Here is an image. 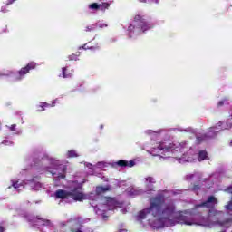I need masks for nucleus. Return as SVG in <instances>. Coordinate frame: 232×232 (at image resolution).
I'll list each match as a JSON object with an SVG mask.
<instances>
[{
  "mask_svg": "<svg viewBox=\"0 0 232 232\" xmlns=\"http://www.w3.org/2000/svg\"><path fill=\"white\" fill-rule=\"evenodd\" d=\"M175 203H166L164 195L159 194L150 199V207L140 210L138 217L144 220L148 215H152V217H157L158 218L169 220L175 215Z\"/></svg>",
  "mask_w": 232,
  "mask_h": 232,
  "instance_id": "f257e3e1",
  "label": "nucleus"
},
{
  "mask_svg": "<svg viewBox=\"0 0 232 232\" xmlns=\"http://www.w3.org/2000/svg\"><path fill=\"white\" fill-rule=\"evenodd\" d=\"M55 198L66 200V198H72L74 202H82L84 200V193L81 191V188L75 187L70 191L64 189H58L54 193Z\"/></svg>",
  "mask_w": 232,
  "mask_h": 232,
  "instance_id": "f03ea898",
  "label": "nucleus"
},
{
  "mask_svg": "<svg viewBox=\"0 0 232 232\" xmlns=\"http://www.w3.org/2000/svg\"><path fill=\"white\" fill-rule=\"evenodd\" d=\"M218 204V199L215 196H209L206 201L201 202L194 206L193 209H198V208H207L208 210V217H218L222 215V211L215 209V207Z\"/></svg>",
  "mask_w": 232,
  "mask_h": 232,
  "instance_id": "7ed1b4c3",
  "label": "nucleus"
},
{
  "mask_svg": "<svg viewBox=\"0 0 232 232\" xmlns=\"http://www.w3.org/2000/svg\"><path fill=\"white\" fill-rule=\"evenodd\" d=\"M134 23H136L137 28L141 30V32H147V30H151V28H153V24H150L146 22V18L140 14H136L134 16Z\"/></svg>",
  "mask_w": 232,
  "mask_h": 232,
  "instance_id": "20e7f679",
  "label": "nucleus"
},
{
  "mask_svg": "<svg viewBox=\"0 0 232 232\" xmlns=\"http://www.w3.org/2000/svg\"><path fill=\"white\" fill-rule=\"evenodd\" d=\"M36 66H37V63H35L34 62H31L27 63L25 67H23L20 69V71L18 72V75L15 76L14 78L15 81H22V79H24L26 74L30 73L31 70H35Z\"/></svg>",
  "mask_w": 232,
  "mask_h": 232,
  "instance_id": "39448f33",
  "label": "nucleus"
},
{
  "mask_svg": "<svg viewBox=\"0 0 232 232\" xmlns=\"http://www.w3.org/2000/svg\"><path fill=\"white\" fill-rule=\"evenodd\" d=\"M177 224H185V226H193L195 222H193V218L186 216L182 213H179V216L174 218Z\"/></svg>",
  "mask_w": 232,
  "mask_h": 232,
  "instance_id": "423d86ee",
  "label": "nucleus"
},
{
  "mask_svg": "<svg viewBox=\"0 0 232 232\" xmlns=\"http://www.w3.org/2000/svg\"><path fill=\"white\" fill-rule=\"evenodd\" d=\"M106 206L108 207L109 211H113L119 208V201L111 197H105Z\"/></svg>",
  "mask_w": 232,
  "mask_h": 232,
  "instance_id": "0eeeda50",
  "label": "nucleus"
},
{
  "mask_svg": "<svg viewBox=\"0 0 232 232\" xmlns=\"http://www.w3.org/2000/svg\"><path fill=\"white\" fill-rule=\"evenodd\" d=\"M157 150L162 151V153H166V151H171V146H168L164 142H159L152 148L153 153H155Z\"/></svg>",
  "mask_w": 232,
  "mask_h": 232,
  "instance_id": "6e6552de",
  "label": "nucleus"
},
{
  "mask_svg": "<svg viewBox=\"0 0 232 232\" xmlns=\"http://www.w3.org/2000/svg\"><path fill=\"white\" fill-rule=\"evenodd\" d=\"M116 166H119L120 168H133L135 166V161L130 160H120L116 162Z\"/></svg>",
  "mask_w": 232,
  "mask_h": 232,
  "instance_id": "1a4fd4ad",
  "label": "nucleus"
},
{
  "mask_svg": "<svg viewBox=\"0 0 232 232\" xmlns=\"http://www.w3.org/2000/svg\"><path fill=\"white\" fill-rule=\"evenodd\" d=\"M79 50H99V44H91V42L83 44L82 46L79 47Z\"/></svg>",
  "mask_w": 232,
  "mask_h": 232,
  "instance_id": "9d476101",
  "label": "nucleus"
},
{
  "mask_svg": "<svg viewBox=\"0 0 232 232\" xmlns=\"http://www.w3.org/2000/svg\"><path fill=\"white\" fill-rule=\"evenodd\" d=\"M73 75V70L69 71L68 67L62 68V74L59 77H63V79H70Z\"/></svg>",
  "mask_w": 232,
  "mask_h": 232,
  "instance_id": "9b49d317",
  "label": "nucleus"
},
{
  "mask_svg": "<svg viewBox=\"0 0 232 232\" xmlns=\"http://www.w3.org/2000/svg\"><path fill=\"white\" fill-rule=\"evenodd\" d=\"M106 191H110V186H107V187L98 186V187H96V195H102V193H106Z\"/></svg>",
  "mask_w": 232,
  "mask_h": 232,
  "instance_id": "f8f14e48",
  "label": "nucleus"
},
{
  "mask_svg": "<svg viewBox=\"0 0 232 232\" xmlns=\"http://www.w3.org/2000/svg\"><path fill=\"white\" fill-rule=\"evenodd\" d=\"M208 159V152L206 150H200L198 152V162H202V160H206Z\"/></svg>",
  "mask_w": 232,
  "mask_h": 232,
  "instance_id": "ddd939ff",
  "label": "nucleus"
},
{
  "mask_svg": "<svg viewBox=\"0 0 232 232\" xmlns=\"http://www.w3.org/2000/svg\"><path fill=\"white\" fill-rule=\"evenodd\" d=\"M111 5V3H110V2H103V3L100 4V10H102V12H106V10H108V8H110Z\"/></svg>",
  "mask_w": 232,
  "mask_h": 232,
  "instance_id": "4468645a",
  "label": "nucleus"
},
{
  "mask_svg": "<svg viewBox=\"0 0 232 232\" xmlns=\"http://www.w3.org/2000/svg\"><path fill=\"white\" fill-rule=\"evenodd\" d=\"M90 10H101V4L92 3L89 5Z\"/></svg>",
  "mask_w": 232,
  "mask_h": 232,
  "instance_id": "2eb2a0df",
  "label": "nucleus"
},
{
  "mask_svg": "<svg viewBox=\"0 0 232 232\" xmlns=\"http://www.w3.org/2000/svg\"><path fill=\"white\" fill-rule=\"evenodd\" d=\"M67 157L69 159H73V157H79V154H77V152L75 150H69L67 152Z\"/></svg>",
  "mask_w": 232,
  "mask_h": 232,
  "instance_id": "dca6fc26",
  "label": "nucleus"
},
{
  "mask_svg": "<svg viewBox=\"0 0 232 232\" xmlns=\"http://www.w3.org/2000/svg\"><path fill=\"white\" fill-rule=\"evenodd\" d=\"M50 107V104L46 102H42L41 105L39 106L38 111H44V108Z\"/></svg>",
  "mask_w": 232,
  "mask_h": 232,
  "instance_id": "f3484780",
  "label": "nucleus"
},
{
  "mask_svg": "<svg viewBox=\"0 0 232 232\" xmlns=\"http://www.w3.org/2000/svg\"><path fill=\"white\" fill-rule=\"evenodd\" d=\"M80 55H81V53H78V54H71L69 55L68 59L69 61H77Z\"/></svg>",
  "mask_w": 232,
  "mask_h": 232,
  "instance_id": "a211bd4d",
  "label": "nucleus"
},
{
  "mask_svg": "<svg viewBox=\"0 0 232 232\" xmlns=\"http://www.w3.org/2000/svg\"><path fill=\"white\" fill-rule=\"evenodd\" d=\"M63 173L58 174V180H60V179H66V167L63 169Z\"/></svg>",
  "mask_w": 232,
  "mask_h": 232,
  "instance_id": "6ab92c4d",
  "label": "nucleus"
},
{
  "mask_svg": "<svg viewBox=\"0 0 232 232\" xmlns=\"http://www.w3.org/2000/svg\"><path fill=\"white\" fill-rule=\"evenodd\" d=\"M73 221L76 222V224H79L80 226H82V224H84V219H82V218L81 217L75 218Z\"/></svg>",
  "mask_w": 232,
  "mask_h": 232,
  "instance_id": "aec40b11",
  "label": "nucleus"
},
{
  "mask_svg": "<svg viewBox=\"0 0 232 232\" xmlns=\"http://www.w3.org/2000/svg\"><path fill=\"white\" fill-rule=\"evenodd\" d=\"M146 182H148L149 184H155L157 181H155V178L154 177H148L146 178Z\"/></svg>",
  "mask_w": 232,
  "mask_h": 232,
  "instance_id": "412c9836",
  "label": "nucleus"
},
{
  "mask_svg": "<svg viewBox=\"0 0 232 232\" xmlns=\"http://www.w3.org/2000/svg\"><path fill=\"white\" fill-rule=\"evenodd\" d=\"M93 30H95V27L93 24H91L85 27L84 32H93Z\"/></svg>",
  "mask_w": 232,
  "mask_h": 232,
  "instance_id": "4be33fe9",
  "label": "nucleus"
},
{
  "mask_svg": "<svg viewBox=\"0 0 232 232\" xmlns=\"http://www.w3.org/2000/svg\"><path fill=\"white\" fill-rule=\"evenodd\" d=\"M218 224L219 226H226V224H229V219H227L225 221H218Z\"/></svg>",
  "mask_w": 232,
  "mask_h": 232,
  "instance_id": "5701e85b",
  "label": "nucleus"
},
{
  "mask_svg": "<svg viewBox=\"0 0 232 232\" xmlns=\"http://www.w3.org/2000/svg\"><path fill=\"white\" fill-rule=\"evenodd\" d=\"M13 188H14V189H19V181H16V182H13L12 184Z\"/></svg>",
  "mask_w": 232,
  "mask_h": 232,
  "instance_id": "b1692460",
  "label": "nucleus"
},
{
  "mask_svg": "<svg viewBox=\"0 0 232 232\" xmlns=\"http://www.w3.org/2000/svg\"><path fill=\"white\" fill-rule=\"evenodd\" d=\"M200 190V185H194L192 188V191H198Z\"/></svg>",
  "mask_w": 232,
  "mask_h": 232,
  "instance_id": "393cba45",
  "label": "nucleus"
},
{
  "mask_svg": "<svg viewBox=\"0 0 232 232\" xmlns=\"http://www.w3.org/2000/svg\"><path fill=\"white\" fill-rule=\"evenodd\" d=\"M15 128H17V125L13 124V125L10 126L9 130H10V131H15Z\"/></svg>",
  "mask_w": 232,
  "mask_h": 232,
  "instance_id": "a878e982",
  "label": "nucleus"
},
{
  "mask_svg": "<svg viewBox=\"0 0 232 232\" xmlns=\"http://www.w3.org/2000/svg\"><path fill=\"white\" fill-rule=\"evenodd\" d=\"M133 30H135V25H133V24L129 25L128 31L129 32H133Z\"/></svg>",
  "mask_w": 232,
  "mask_h": 232,
  "instance_id": "bb28decb",
  "label": "nucleus"
},
{
  "mask_svg": "<svg viewBox=\"0 0 232 232\" xmlns=\"http://www.w3.org/2000/svg\"><path fill=\"white\" fill-rule=\"evenodd\" d=\"M227 191H228V193H232V185L227 188Z\"/></svg>",
  "mask_w": 232,
  "mask_h": 232,
  "instance_id": "cd10ccee",
  "label": "nucleus"
},
{
  "mask_svg": "<svg viewBox=\"0 0 232 232\" xmlns=\"http://www.w3.org/2000/svg\"><path fill=\"white\" fill-rule=\"evenodd\" d=\"M150 3H156L159 4V0H149Z\"/></svg>",
  "mask_w": 232,
  "mask_h": 232,
  "instance_id": "c85d7f7f",
  "label": "nucleus"
},
{
  "mask_svg": "<svg viewBox=\"0 0 232 232\" xmlns=\"http://www.w3.org/2000/svg\"><path fill=\"white\" fill-rule=\"evenodd\" d=\"M0 232H5V227H3V226H0Z\"/></svg>",
  "mask_w": 232,
  "mask_h": 232,
  "instance_id": "c756f323",
  "label": "nucleus"
},
{
  "mask_svg": "<svg viewBox=\"0 0 232 232\" xmlns=\"http://www.w3.org/2000/svg\"><path fill=\"white\" fill-rule=\"evenodd\" d=\"M218 106H224V102L221 101L218 102Z\"/></svg>",
  "mask_w": 232,
  "mask_h": 232,
  "instance_id": "7c9ffc66",
  "label": "nucleus"
},
{
  "mask_svg": "<svg viewBox=\"0 0 232 232\" xmlns=\"http://www.w3.org/2000/svg\"><path fill=\"white\" fill-rule=\"evenodd\" d=\"M119 232H128L126 229H120Z\"/></svg>",
  "mask_w": 232,
  "mask_h": 232,
  "instance_id": "2f4dec72",
  "label": "nucleus"
},
{
  "mask_svg": "<svg viewBox=\"0 0 232 232\" xmlns=\"http://www.w3.org/2000/svg\"><path fill=\"white\" fill-rule=\"evenodd\" d=\"M140 3H146V0H139Z\"/></svg>",
  "mask_w": 232,
  "mask_h": 232,
  "instance_id": "473e14b6",
  "label": "nucleus"
},
{
  "mask_svg": "<svg viewBox=\"0 0 232 232\" xmlns=\"http://www.w3.org/2000/svg\"><path fill=\"white\" fill-rule=\"evenodd\" d=\"M52 175H55V172L53 171H49Z\"/></svg>",
  "mask_w": 232,
  "mask_h": 232,
  "instance_id": "72a5a7b5",
  "label": "nucleus"
},
{
  "mask_svg": "<svg viewBox=\"0 0 232 232\" xmlns=\"http://www.w3.org/2000/svg\"><path fill=\"white\" fill-rule=\"evenodd\" d=\"M150 190L152 191V190H153V188H150Z\"/></svg>",
  "mask_w": 232,
  "mask_h": 232,
  "instance_id": "f704fd0d",
  "label": "nucleus"
},
{
  "mask_svg": "<svg viewBox=\"0 0 232 232\" xmlns=\"http://www.w3.org/2000/svg\"><path fill=\"white\" fill-rule=\"evenodd\" d=\"M1 126H2V124L0 123V130H1Z\"/></svg>",
  "mask_w": 232,
  "mask_h": 232,
  "instance_id": "c9c22d12",
  "label": "nucleus"
},
{
  "mask_svg": "<svg viewBox=\"0 0 232 232\" xmlns=\"http://www.w3.org/2000/svg\"><path fill=\"white\" fill-rule=\"evenodd\" d=\"M220 124H222V122H219V126H220Z\"/></svg>",
  "mask_w": 232,
  "mask_h": 232,
  "instance_id": "e433bc0d",
  "label": "nucleus"
},
{
  "mask_svg": "<svg viewBox=\"0 0 232 232\" xmlns=\"http://www.w3.org/2000/svg\"><path fill=\"white\" fill-rule=\"evenodd\" d=\"M230 146H232V142L230 143Z\"/></svg>",
  "mask_w": 232,
  "mask_h": 232,
  "instance_id": "4c0bfd02",
  "label": "nucleus"
},
{
  "mask_svg": "<svg viewBox=\"0 0 232 232\" xmlns=\"http://www.w3.org/2000/svg\"><path fill=\"white\" fill-rule=\"evenodd\" d=\"M15 1V0H13V2Z\"/></svg>",
  "mask_w": 232,
  "mask_h": 232,
  "instance_id": "58836bf2",
  "label": "nucleus"
}]
</instances>
